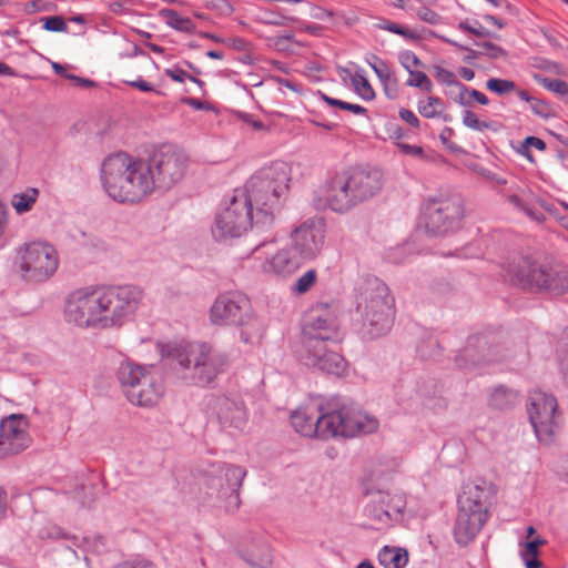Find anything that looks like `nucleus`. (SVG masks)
Returning a JSON list of instances; mask_svg holds the SVG:
<instances>
[{"instance_id": "nucleus-1", "label": "nucleus", "mask_w": 568, "mask_h": 568, "mask_svg": "<svg viewBox=\"0 0 568 568\" xmlns=\"http://www.w3.org/2000/svg\"><path fill=\"white\" fill-rule=\"evenodd\" d=\"M143 298L144 292L136 285L77 290L65 301L64 318L81 328H120L134 317Z\"/></svg>"}, {"instance_id": "nucleus-2", "label": "nucleus", "mask_w": 568, "mask_h": 568, "mask_svg": "<svg viewBox=\"0 0 568 568\" xmlns=\"http://www.w3.org/2000/svg\"><path fill=\"white\" fill-rule=\"evenodd\" d=\"M291 424L305 437L322 439L354 437L371 434L378 428V420L355 405H321L310 403L291 414Z\"/></svg>"}, {"instance_id": "nucleus-3", "label": "nucleus", "mask_w": 568, "mask_h": 568, "mask_svg": "<svg viewBox=\"0 0 568 568\" xmlns=\"http://www.w3.org/2000/svg\"><path fill=\"white\" fill-rule=\"evenodd\" d=\"M101 182L108 195L120 203H138L153 192V180L145 160L118 152L104 159Z\"/></svg>"}, {"instance_id": "nucleus-4", "label": "nucleus", "mask_w": 568, "mask_h": 568, "mask_svg": "<svg viewBox=\"0 0 568 568\" xmlns=\"http://www.w3.org/2000/svg\"><path fill=\"white\" fill-rule=\"evenodd\" d=\"M291 182V166L276 161L260 169L246 182L244 190H239L256 212V224L270 226L274 214L286 199Z\"/></svg>"}, {"instance_id": "nucleus-5", "label": "nucleus", "mask_w": 568, "mask_h": 568, "mask_svg": "<svg viewBox=\"0 0 568 568\" xmlns=\"http://www.w3.org/2000/svg\"><path fill=\"white\" fill-rule=\"evenodd\" d=\"M166 356L172 361L173 369L182 381L202 387L210 385L229 364L225 353L202 342L168 346Z\"/></svg>"}, {"instance_id": "nucleus-6", "label": "nucleus", "mask_w": 568, "mask_h": 568, "mask_svg": "<svg viewBox=\"0 0 568 568\" xmlns=\"http://www.w3.org/2000/svg\"><path fill=\"white\" fill-rule=\"evenodd\" d=\"M383 186L382 173L377 170H354L348 175L333 176L323 194L314 200L317 210L329 209L345 213L357 204L376 195Z\"/></svg>"}, {"instance_id": "nucleus-7", "label": "nucleus", "mask_w": 568, "mask_h": 568, "mask_svg": "<svg viewBox=\"0 0 568 568\" xmlns=\"http://www.w3.org/2000/svg\"><path fill=\"white\" fill-rule=\"evenodd\" d=\"M505 277L514 285L529 291L555 294L568 292V270L560 265L538 262L531 256L515 257L505 268Z\"/></svg>"}, {"instance_id": "nucleus-8", "label": "nucleus", "mask_w": 568, "mask_h": 568, "mask_svg": "<svg viewBox=\"0 0 568 568\" xmlns=\"http://www.w3.org/2000/svg\"><path fill=\"white\" fill-rule=\"evenodd\" d=\"M357 312L362 316L366 334L376 338L386 334L394 320V298L381 280L368 278L359 288Z\"/></svg>"}, {"instance_id": "nucleus-9", "label": "nucleus", "mask_w": 568, "mask_h": 568, "mask_svg": "<svg viewBox=\"0 0 568 568\" xmlns=\"http://www.w3.org/2000/svg\"><path fill=\"white\" fill-rule=\"evenodd\" d=\"M116 378L133 405L153 407L164 395V386L152 366L122 361L116 368Z\"/></svg>"}, {"instance_id": "nucleus-10", "label": "nucleus", "mask_w": 568, "mask_h": 568, "mask_svg": "<svg viewBox=\"0 0 568 568\" xmlns=\"http://www.w3.org/2000/svg\"><path fill=\"white\" fill-rule=\"evenodd\" d=\"M487 488L467 483L458 495V513L454 525V538L459 546H467L488 519Z\"/></svg>"}, {"instance_id": "nucleus-11", "label": "nucleus", "mask_w": 568, "mask_h": 568, "mask_svg": "<svg viewBox=\"0 0 568 568\" xmlns=\"http://www.w3.org/2000/svg\"><path fill=\"white\" fill-rule=\"evenodd\" d=\"M59 254L53 245L43 241L22 244L17 250L16 265L26 282L44 283L59 267Z\"/></svg>"}, {"instance_id": "nucleus-12", "label": "nucleus", "mask_w": 568, "mask_h": 568, "mask_svg": "<svg viewBox=\"0 0 568 568\" xmlns=\"http://www.w3.org/2000/svg\"><path fill=\"white\" fill-rule=\"evenodd\" d=\"M247 201L239 193V190H235L230 202L215 216L212 229L215 240L225 241L240 237L252 226L261 230L267 227L256 224V212Z\"/></svg>"}, {"instance_id": "nucleus-13", "label": "nucleus", "mask_w": 568, "mask_h": 568, "mask_svg": "<svg viewBox=\"0 0 568 568\" xmlns=\"http://www.w3.org/2000/svg\"><path fill=\"white\" fill-rule=\"evenodd\" d=\"M464 217L463 201L458 195L430 199L424 205L419 225L430 236L454 232Z\"/></svg>"}, {"instance_id": "nucleus-14", "label": "nucleus", "mask_w": 568, "mask_h": 568, "mask_svg": "<svg viewBox=\"0 0 568 568\" xmlns=\"http://www.w3.org/2000/svg\"><path fill=\"white\" fill-rule=\"evenodd\" d=\"M151 171L153 190L170 189L179 183L189 165V155L174 145H163L145 161Z\"/></svg>"}, {"instance_id": "nucleus-15", "label": "nucleus", "mask_w": 568, "mask_h": 568, "mask_svg": "<svg viewBox=\"0 0 568 568\" xmlns=\"http://www.w3.org/2000/svg\"><path fill=\"white\" fill-rule=\"evenodd\" d=\"M332 341L302 335L295 351L298 361L307 367L342 376L347 371V363L338 352L328 346Z\"/></svg>"}, {"instance_id": "nucleus-16", "label": "nucleus", "mask_w": 568, "mask_h": 568, "mask_svg": "<svg viewBox=\"0 0 568 568\" xmlns=\"http://www.w3.org/2000/svg\"><path fill=\"white\" fill-rule=\"evenodd\" d=\"M246 470L241 466L225 465L216 475L205 479L206 496L212 501L226 500L229 509L240 507L239 490L242 486Z\"/></svg>"}, {"instance_id": "nucleus-17", "label": "nucleus", "mask_w": 568, "mask_h": 568, "mask_svg": "<svg viewBox=\"0 0 568 568\" xmlns=\"http://www.w3.org/2000/svg\"><path fill=\"white\" fill-rule=\"evenodd\" d=\"M369 501L365 507L368 518L376 524L388 526L402 519L407 501L399 490L371 488L367 490Z\"/></svg>"}, {"instance_id": "nucleus-18", "label": "nucleus", "mask_w": 568, "mask_h": 568, "mask_svg": "<svg viewBox=\"0 0 568 568\" xmlns=\"http://www.w3.org/2000/svg\"><path fill=\"white\" fill-rule=\"evenodd\" d=\"M557 399L545 392L534 390L529 396L528 415L537 438L549 444L557 428Z\"/></svg>"}, {"instance_id": "nucleus-19", "label": "nucleus", "mask_w": 568, "mask_h": 568, "mask_svg": "<svg viewBox=\"0 0 568 568\" xmlns=\"http://www.w3.org/2000/svg\"><path fill=\"white\" fill-rule=\"evenodd\" d=\"M292 247L304 261L314 260L323 250L325 242V223L312 217L296 226L291 233Z\"/></svg>"}, {"instance_id": "nucleus-20", "label": "nucleus", "mask_w": 568, "mask_h": 568, "mask_svg": "<svg viewBox=\"0 0 568 568\" xmlns=\"http://www.w3.org/2000/svg\"><path fill=\"white\" fill-rule=\"evenodd\" d=\"M210 407L224 428L243 430L248 420L246 405L237 392H227L215 396Z\"/></svg>"}, {"instance_id": "nucleus-21", "label": "nucleus", "mask_w": 568, "mask_h": 568, "mask_svg": "<svg viewBox=\"0 0 568 568\" xmlns=\"http://www.w3.org/2000/svg\"><path fill=\"white\" fill-rule=\"evenodd\" d=\"M31 444L29 422L22 415H10L0 423V457L16 455Z\"/></svg>"}, {"instance_id": "nucleus-22", "label": "nucleus", "mask_w": 568, "mask_h": 568, "mask_svg": "<svg viewBox=\"0 0 568 568\" xmlns=\"http://www.w3.org/2000/svg\"><path fill=\"white\" fill-rule=\"evenodd\" d=\"M248 305V300L241 293L231 292L222 294L211 307V322L215 325L237 324L243 320Z\"/></svg>"}, {"instance_id": "nucleus-23", "label": "nucleus", "mask_w": 568, "mask_h": 568, "mask_svg": "<svg viewBox=\"0 0 568 568\" xmlns=\"http://www.w3.org/2000/svg\"><path fill=\"white\" fill-rule=\"evenodd\" d=\"M337 328V320L331 311L325 307H317L306 315L302 335L322 339H335Z\"/></svg>"}, {"instance_id": "nucleus-24", "label": "nucleus", "mask_w": 568, "mask_h": 568, "mask_svg": "<svg viewBox=\"0 0 568 568\" xmlns=\"http://www.w3.org/2000/svg\"><path fill=\"white\" fill-rule=\"evenodd\" d=\"M456 364L462 369H471L483 363L497 361L495 348L489 346L484 337H473L456 355Z\"/></svg>"}, {"instance_id": "nucleus-25", "label": "nucleus", "mask_w": 568, "mask_h": 568, "mask_svg": "<svg viewBox=\"0 0 568 568\" xmlns=\"http://www.w3.org/2000/svg\"><path fill=\"white\" fill-rule=\"evenodd\" d=\"M302 261L292 246H286L267 257L261 267L265 273L286 277L301 267Z\"/></svg>"}, {"instance_id": "nucleus-26", "label": "nucleus", "mask_w": 568, "mask_h": 568, "mask_svg": "<svg viewBox=\"0 0 568 568\" xmlns=\"http://www.w3.org/2000/svg\"><path fill=\"white\" fill-rule=\"evenodd\" d=\"M519 395L516 390L504 385L494 387L489 394L488 405L494 409H508L518 403Z\"/></svg>"}, {"instance_id": "nucleus-27", "label": "nucleus", "mask_w": 568, "mask_h": 568, "mask_svg": "<svg viewBox=\"0 0 568 568\" xmlns=\"http://www.w3.org/2000/svg\"><path fill=\"white\" fill-rule=\"evenodd\" d=\"M378 561L385 568H404L408 562V552L404 548L384 546L378 552Z\"/></svg>"}, {"instance_id": "nucleus-28", "label": "nucleus", "mask_w": 568, "mask_h": 568, "mask_svg": "<svg viewBox=\"0 0 568 568\" xmlns=\"http://www.w3.org/2000/svg\"><path fill=\"white\" fill-rule=\"evenodd\" d=\"M159 17L162 19V21L170 28L192 34L195 32V24L192 22L190 18L180 16L175 10L173 9H161L159 11Z\"/></svg>"}, {"instance_id": "nucleus-29", "label": "nucleus", "mask_w": 568, "mask_h": 568, "mask_svg": "<svg viewBox=\"0 0 568 568\" xmlns=\"http://www.w3.org/2000/svg\"><path fill=\"white\" fill-rule=\"evenodd\" d=\"M241 324V339L246 344H255L261 341L264 334L262 323L253 317H247L245 321L242 320Z\"/></svg>"}, {"instance_id": "nucleus-30", "label": "nucleus", "mask_w": 568, "mask_h": 568, "mask_svg": "<svg viewBox=\"0 0 568 568\" xmlns=\"http://www.w3.org/2000/svg\"><path fill=\"white\" fill-rule=\"evenodd\" d=\"M546 540L540 536L527 541L520 550V556L525 562L526 568H539L541 561L538 560L539 547L545 545Z\"/></svg>"}, {"instance_id": "nucleus-31", "label": "nucleus", "mask_w": 568, "mask_h": 568, "mask_svg": "<svg viewBox=\"0 0 568 568\" xmlns=\"http://www.w3.org/2000/svg\"><path fill=\"white\" fill-rule=\"evenodd\" d=\"M418 113L426 119L440 118L444 111V101L438 97H428L417 103Z\"/></svg>"}, {"instance_id": "nucleus-32", "label": "nucleus", "mask_w": 568, "mask_h": 568, "mask_svg": "<svg viewBox=\"0 0 568 568\" xmlns=\"http://www.w3.org/2000/svg\"><path fill=\"white\" fill-rule=\"evenodd\" d=\"M243 559L254 568H271L272 555L267 545H262L257 550H250L243 555Z\"/></svg>"}, {"instance_id": "nucleus-33", "label": "nucleus", "mask_w": 568, "mask_h": 568, "mask_svg": "<svg viewBox=\"0 0 568 568\" xmlns=\"http://www.w3.org/2000/svg\"><path fill=\"white\" fill-rule=\"evenodd\" d=\"M39 195V191L34 187L27 189L24 192L17 193L11 199V204L21 214L32 209Z\"/></svg>"}, {"instance_id": "nucleus-34", "label": "nucleus", "mask_w": 568, "mask_h": 568, "mask_svg": "<svg viewBox=\"0 0 568 568\" xmlns=\"http://www.w3.org/2000/svg\"><path fill=\"white\" fill-rule=\"evenodd\" d=\"M351 82L355 92L364 100H372L375 98V92L372 85L362 73L355 72L352 74Z\"/></svg>"}, {"instance_id": "nucleus-35", "label": "nucleus", "mask_w": 568, "mask_h": 568, "mask_svg": "<svg viewBox=\"0 0 568 568\" xmlns=\"http://www.w3.org/2000/svg\"><path fill=\"white\" fill-rule=\"evenodd\" d=\"M463 124L474 131L483 132L485 130H496L495 123L480 121L478 116L470 110L463 112Z\"/></svg>"}, {"instance_id": "nucleus-36", "label": "nucleus", "mask_w": 568, "mask_h": 568, "mask_svg": "<svg viewBox=\"0 0 568 568\" xmlns=\"http://www.w3.org/2000/svg\"><path fill=\"white\" fill-rule=\"evenodd\" d=\"M409 78L406 81L407 87L418 88L425 92H432L433 83L427 74L418 69L413 70L412 73H408Z\"/></svg>"}, {"instance_id": "nucleus-37", "label": "nucleus", "mask_w": 568, "mask_h": 568, "mask_svg": "<svg viewBox=\"0 0 568 568\" xmlns=\"http://www.w3.org/2000/svg\"><path fill=\"white\" fill-rule=\"evenodd\" d=\"M486 88L499 95H504L515 91L516 84L510 80L490 78L486 82Z\"/></svg>"}, {"instance_id": "nucleus-38", "label": "nucleus", "mask_w": 568, "mask_h": 568, "mask_svg": "<svg viewBox=\"0 0 568 568\" xmlns=\"http://www.w3.org/2000/svg\"><path fill=\"white\" fill-rule=\"evenodd\" d=\"M398 61L408 73H412L413 70L423 67L420 59L410 50L400 51L398 53Z\"/></svg>"}, {"instance_id": "nucleus-39", "label": "nucleus", "mask_w": 568, "mask_h": 568, "mask_svg": "<svg viewBox=\"0 0 568 568\" xmlns=\"http://www.w3.org/2000/svg\"><path fill=\"white\" fill-rule=\"evenodd\" d=\"M315 281L316 272L314 270H310L297 278V281L293 285V292L296 294H304L307 291H310V288L314 285Z\"/></svg>"}, {"instance_id": "nucleus-40", "label": "nucleus", "mask_w": 568, "mask_h": 568, "mask_svg": "<svg viewBox=\"0 0 568 568\" xmlns=\"http://www.w3.org/2000/svg\"><path fill=\"white\" fill-rule=\"evenodd\" d=\"M539 83L547 90L560 95H568V83L560 79L541 78Z\"/></svg>"}, {"instance_id": "nucleus-41", "label": "nucleus", "mask_w": 568, "mask_h": 568, "mask_svg": "<svg viewBox=\"0 0 568 568\" xmlns=\"http://www.w3.org/2000/svg\"><path fill=\"white\" fill-rule=\"evenodd\" d=\"M376 27L378 29H381V30H386V31H389L392 33L402 36L404 38H409V39L415 38L414 33L409 29H407V28H405V27H403L400 24H397V23H395L393 21H389L387 19H382L376 24Z\"/></svg>"}, {"instance_id": "nucleus-42", "label": "nucleus", "mask_w": 568, "mask_h": 568, "mask_svg": "<svg viewBox=\"0 0 568 568\" xmlns=\"http://www.w3.org/2000/svg\"><path fill=\"white\" fill-rule=\"evenodd\" d=\"M373 59H374L375 62L374 63L373 62H368L369 65L374 70V72L377 75V78L383 83H386L392 78V71H390L389 67L387 65V63L385 61L378 59L377 57H373Z\"/></svg>"}, {"instance_id": "nucleus-43", "label": "nucleus", "mask_w": 568, "mask_h": 568, "mask_svg": "<svg viewBox=\"0 0 568 568\" xmlns=\"http://www.w3.org/2000/svg\"><path fill=\"white\" fill-rule=\"evenodd\" d=\"M43 28L52 32H64L68 29L67 22L60 16H51L42 18Z\"/></svg>"}, {"instance_id": "nucleus-44", "label": "nucleus", "mask_w": 568, "mask_h": 568, "mask_svg": "<svg viewBox=\"0 0 568 568\" xmlns=\"http://www.w3.org/2000/svg\"><path fill=\"white\" fill-rule=\"evenodd\" d=\"M435 77L440 83L446 85H457L460 83L454 72L442 67H435Z\"/></svg>"}, {"instance_id": "nucleus-45", "label": "nucleus", "mask_w": 568, "mask_h": 568, "mask_svg": "<svg viewBox=\"0 0 568 568\" xmlns=\"http://www.w3.org/2000/svg\"><path fill=\"white\" fill-rule=\"evenodd\" d=\"M165 74L168 77H170L175 82H184L185 79H190L191 81L196 82L199 84L202 83L200 80H197L196 78L187 74L186 71H184V70H182L180 68L166 69L165 70Z\"/></svg>"}, {"instance_id": "nucleus-46", "label": "nucleus", "mask_w": 568, "mask_h": 568, "mask_svg": "<svg viewBox=\"0 0 568 568\" xmlns=\"http://www.w3.org/2000/svg\"><path fill=\"white\" fill-rule=\"evenodd\" d=\"M530 109L536 115L544 119H547L551 115V110L549 105L540 100L532 99V101L530 102Z\"/></svg>"}, {"instance_id": "nucleus-47", "label": "nucleus", "mask_w": 568, "mask_h": 568, "mask_svg": "<svg viewBox=\"0 0 568 568\" xmlns=\"http://www.w3.org/2000/svg\"><path fill=\"white\" fill-rule=\"evenodd\" d=\"M559 371L565 384L568 386V343L558 354Z\"/></svg>"}, {"instance_id": "nucleus-48", "label": "nucleus", "mask_w": 568, "mask_h": 568, "mask_svg": "<svg viewBox=\"0 0 568 568\" xmlns=\"http://www.w3.org/2000/svg\"><path fill=\"white\" fill-rule=\"evenodd\" d=\"M398 115H399L400 120L405 121L412 128H414V129L420 128V121L412 110L403 108L399 110Z\"/></svg>"}, {"instance_id": "nucleus-49", "label": "nucleus", "mask_w": 568, "mask_h": 568, "mask_svg": "<svg viewBox=\"0 0 568 568\" xmlns=\"http://www.w3.org/2000/svg\"><path fill=\"white\" fill-rule=\"evenodd\" d=\"M458 28L460 30H464L466 32H469L474 36H477V37H485V36H488L489 34V31L487 29H485L484 27L479 26V27H475V26H471L468 23V21H460L458 23Z\"/></svg>"}, {"instance_id": "nucleus-50", "label": "nucleus", "mask_w": 568, "mask_h": 568, "mask_svg": "<svg viewBox=\"0 0 568 568\" xmlns=\"http://www.w3.org/2000/svg\"><path fill=\"white\" fill-rule=\"evenodd\" d=\"M113 568H154L153 564L145 559L126 560Z\"/></svg>"}, {"instance_id": "nucleus-51", "label": "nucleus", "mask_w": 568, "mask_h": 568, "mask_svg": "<svg viewBox=\"0 0 568 568\" xmlns=\"http://www.w3.org/2000/svg\"><path fill=\"white\" fill-rule=\"evenodd\" d=\"M476 44L484 48L487 51L486 54L493 59H497L505 54V51L500 47H498L491 42H483V43L476 42Z\"/></svg>"}, {"instance_id": "nucleus-52", "label": "nucleus", "mask_w": 568, "mask_h": 568, "mask_svg": "<svg viewBox=\"0 0 568 568\" xmlns=\"http://www.w3.org/2000/svg\"><path fill=\"white\" fill-rule=\"evenodd\" d=\"M456 87L459 88V94H458V98L456 99V101L460 105H465V106L470 105V101H469V99H467V95H469V89L463 83H459Z\"/></svg>"}, {"instance_id": "nucleus-53", "label": "nucleus", "mask_w": 568, "mask_h": 568, "mask_svg": "<svg viewBox=\"0 0 568 568\" xmlns=\"http://www.w3.org/2000/svg\"><path fill=\"white\" fill-rule=\"evenodd\" d=\"M342 110H346V111H349L354 114H366L367 110L366 108L359 105V104H353V103H348V102H345V101H342L341 102V108Z\"/></svg>"}, {"instance_id": "nucleus-54", "label": "nucleus", "mask_w": 568, "mask_h": 568, "mask_svg": "<svg viewBox=\"0 0 568 568\" xmlns=\"http://www.w3.org/2000/svg\"><path fill=\"white\" fill-rule=\"evenodd\" d=\"M419 17L422 20L428 23H436L438 20V14L428 8H424L423 10H420Z\"/></svg>"}, {"instance_id": "nucleus-55", "label": "nucleus", "mask_w": 568, "mask_h": 568, "mask_svg": "<svg viewBox=\"0 0 568 568\" xmlns=\"http://www.w3.org/2000/svg\"><path fill=\"white\" fill-rule=\"evenodd\" d=\"M131 87L138 88L139 90L143 92H151L154 90L153 85H151L149 82L144 81L142 78H139L138 80L128 82Z\"/></svg>"}, {"instance_id": "nucleus-56", "label": "nucleus", "mask_w": 568, "mask_h": 568, "mask_svg": "<svg viewBox=\"0 0 568 568\" xmlns=\"http://www.w3.org/2000/svg\"><path fill=\"white\" fill-rule=\"evenodd\" d=\"M509 204L514 205L517 210L521 211L527 209V203H525L521 197L517 194H510L507 197Z\"/></svg>"}, {"instance_id": "nucleus-57", "label": "nucleus", "mask_w": 568, "mask_h": 568, "mask_svg": "<svg viewBox=\"0 0 568 568\" xmlns=\"http://www.w3.org/2000/svg\"><path fill=\"white\" fill-rule=\"evenodd\" d=\"M242 119L256 131L265 129V125L260 120L254 119L251 114H243Z\"/></svg>"}, {"instance_id": "nucleus-58", "label": "nucleus", "mask_w": 568, "mask_h": 568, "mask_svg": "<svg viewBox=\"0 0 568 568\" xmlns=\"http://www.w3.org/2000/svg\"><path fill=\"white\" fill-rule=\"evenodd\" d=\"M65 78L69 79V80L74 81L78 87L89 88V87H93L94 85L93 81H91L89 79L80 78V77L74 75V74H65Z\"/></svg>"}, {"instance_id": "nucleus-59", "label": "nucleus", "mask_w": 568, "mask_h": 568, "mask_svg": "<svg viewBox=\"0 0 568 568\" xmlns=\"http://www.w3.org/2000/svg\"><path fill=\"white\" fill-rule=\"evenodd\" d=\"M523 212L526 213L528 217L536 222H542L545 219L544 214L540 211L530 207L528 204L527 209H524Z\"/></svg>"}, {"instance_id": "nucleus-60", "label": "nucleus", "mask_w": 568, "mask_h": 568, "mask_svg": "<svg viewBox=\"0 0 568 568\" xmlns=\"http://www.w3.org/2000/svg\"><path fill=\"white\" fill-rule=\"evenodd\" d=\"M399 148L405 152V153H408V154H413V155H416V156H420L423 155L424 151L420 146L418 145H409V144H399Z\"/></svg>"}, {"instance_id": "nucleus-61", "label": "nucleus", "mask_w": 568, "mask_h": 568, "mask_svg": "<svg viewBox=\"0 0 568 568\" xmlns=\"http://www.w3.org/2000/svg\"><path fill=\"white\" fill-rule=\"evenodd\" d=\"M469 97L476 100L481 105H487L489 103L488 98L478 90H469Z\"/></svg>"}, {"instance_id": "nucleus-62", "label": "nucleus", "mask_w": 568, "mask_h": 568, "mask_svg": "<svg viewBox=\"0 0 568 568\" xmlns=\"http://www.w3.org/2000/svg\"><path fill=\"white\" fill-rule=\"evenodd\" d=\"M526 144L531 145L535 149L540 150V151L545 150V148H546L545 142L541 139L536 138V136H528L526 139Z\"/></svg>"}, {"instance_id": "nucleus-63", "label": "nucleus", "mask_w": 568, "mask_h": 568, "mask_svg": "<svg viewBox=\"0 0 568 568\" xmlns=\"http://www.w3.org/2000/svg\"><path fill=\"white\" fill-rule=\"evenodd\" d=\"M8 221V211L3 203L0 202V235L3 233Z\"/></svg>"}, {"instance_id": "nucleus-64", "label": "nucleus", "mask_w": 568, "mask_h": 568, "mask_svg": "<svg viewBox=\"0 0 568 568\" xmlns=\"http://www.w3.org/2000/svg\"><path fill=\"white\" fill-rule=\"evenodd\" d=\"M334 17V12L327 9L320 8L316 13H314V18L326 21L331 20Z\"/></svg>"}]
</instances>
